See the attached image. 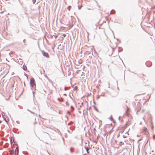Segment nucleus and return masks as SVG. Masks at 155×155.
<instances>
[{
  "label": "nucleus",
  "mask_w": 155,
  "mask_h": 155,
  "mask_svg": "<svg viewBox=\"0 0 155 155\" xmlns=\"http://www.w3.org/2000/svg\"><path fill=\"white\" fill-rule=\"evenodd\" d=\"M30 83L31 86L32 87L35 86V80L33 78H31Z\"/></svg>",
  "instance_id": "obj_1"
},
{
  "label": "nucleus",
  "mask_w": 155,
  "mask_h": 155,
  "mask_svg": "<svg viewBox=\"0 0 155 155\" xmlns=\"http://www.w3.org/2000/svg\"><path fill=\"white\" fill-rule=\"evenodd\" d=\"M125 128L124 127H119L118 128V129H117V130H119L122 129V130L119 133H120V134H122L124 132L125 130Z\"/></svg>",
  "instance_id": "obj_2"
},
{
  "label": "nucleus",
  "mask_w": 155,
  "mask_h": 155,
  "mask_svg": "<svg viewBox=\"0 0 155 155\" xmlns=\"http://www.w3.org/2000/svg\"><path fill=\"white\" fill-rule=\"evenodd\" d=\"M42 53L43 55L44 56L48 58H49V55H48V54L47 53H46L45 51H42Z\"/></svg>",
  "instance_id": "obj_3"
},
{
  "label": "nucleus",
  "mask_w": 155,
  "mask_h": 155,
  "mask_svg": "<svg viewBox=\"0 0 155 155\" xmlns=\"http://www.w3.org/2000/svg\"><path fill=\"white\" fill-rule=\"evenodd\" d=\"M18 151H19V150H18V147H17L15 149V155H18Z\"/></svg>",
  "instance_id": "obj_4"
},
{
  "label": "nucleus",
  "mask_w": 155,
  "mask_h": 155,
  "mask_svg": "<svg viewBox=\"0 0 155 155\" xmlns=\"http://www.w3.org/2000/svg\"><path fill=\"white\" fill-rule=\"evenodd\" d=\"M23 69L25 71H26L27 70V67L25 64L23 65Z\"/></svg>",
  "instance_id": "obj_5"
},
{
  "label": "nucleus",
  "mask_w": 155,
  "mask_h": 155,
  "mask_svg": "<svg viewBox=\"0 0 155 155\" xmlns=\"http://www.w3.org/2000/svg\"><path fill=\"white\" fill-rule=\"evenodd\" d=\"M126 115L127 116H130V114L129 113V111H126Z\"/></svg>",
  "instance_id": "obj_6"
},
{
  "label": "nucleus",
  "mask_w": 155,
  "mask_h": 155,
  "mask_svg": "<svg viewBox=\"0 0 155 155\" xmlns=\"http://www.w3.org/2000/svg\"><path fill=\"white\" fill-rule=\"evenodd\" d=\"M77 89H78V87H77V86H75V87L74 88L73 90H74V91H76V90H77Z\"/></svg>",
  "instance_id": "obj_7"
},
{
  "label": "nucleus",
  "mask_w": 155,
  "mask_h": 155,
  "mask_svg": "<svg viewBox=\"0 0 155 155\" xmlns=\"http://www.w3.org/2000/svg\"><path fill=\"white\" fill-rule=\"evenodd\" d=\"M10 153L11 154H12L14 153V151L13 150H11L10 151Z\"/></svg>",
  "instance_id": "obj_8"
},
{
  "label": "nucleus",
  "mask_w": 155,
  "mask_h": 155,
  "mask_svg": "<svg viewBox=\"0 0 155 155\" xmlns=\"http://www.w3.org/2000/svg\"><path fill=\"white\" fill-rule=\"evenodd\" d=\"M143 130L144 131H147V129L145 127L144 128Z\"/></svg>",
  "instance_id": "obj_9"
},
{
  "label": "nucleus",
  "mask_w": 155,
  "mask_h": 155,
  "mask_svg": "<svg viewBox=\"0 0 155 155\" xmlns=\"http://www.w3.org/2000/svg\"><path fill=\"white\" fill-rule=\"evenodd\" d=\"M86 150H87V153H89V152H88V150H89V149L88 147H87V148H86Z\"/></svg>",
  "instance_id": "obj_10"
},
{
  "label": "nucleus",
  "mask_w": 155,
  "mask_h": 155,
  "mask_svg": "<svg viewBox=\"0 0 155 155\" xmlns=\"http://www.w3.org/2000/svg\"><path fill=\"white\" fill-rule=\"evenodd\" d=\"M5 121L6 122H8L9 120V119L8 118H7V119L5 118Z\"/></svg>",
  "instance_id": "obj_11"
},
{
  "label": "nucleus",
  "mask_w": 155,
  "mask_h": 155,
  "mask_svg": "<svg viewBox=\"0 0 155 155\" xmlns=\"http://www.w3.org/2000/svg\"><path fill=\"white\" fill-rule=\"evenodd\" d=\"M10 141H11V145L12 146V137L11 138Z\"/></svg>",
  "instance_id": "obj_12"
},
{
  "label": "nucleus",
  "mask_w": 155,
  "mask_h": 155,
  "mask_svg": "<svg viewBox=\"0 0 155 155\" xmlns=\"http://www.w3.org/2000/svg\"><path fill=\"white\" fill-rule=\"evenodd\" d=\"M130 110V108L128 107H127V111H129Z\"/></svg>",
  "instance_id": "obj_13"
},
{
  "label": "nucleus",
  "mask_w": 155,
  "mask_h": 155,
  "mask_svg": "<svg viewBox=\"0 0 155 155\" xmlns=\"http://www.w3.org/2000/svg\"><path fill=\"white\" fill-rule=\"evenodd\" d=\"M33 2H33L34 3H35V1H36V0H33Z\"/></svg>",
  "instance_id": "obj_14"
},
{
  "label": "nucleus",
  "mask_w": 155,
  "mask_h": 155,
  "mask_svg": "<svg viewBox=\"0 0 155 155\" xmlns=\"http://www.w3.org/2000/svg\"><path fill=\"white\" fill-rule=\"evenodd\" d=\"M58 37V36L55 35L54 36V37L55 38H56Z\"/></svg>",
  "instance_id": "obj_15"
},
{
  "label": "nucleus",
  "mask_w": 155,
  "mask_h": 155,
  "mask_svg": "<svg viewBox=\"0 0 155 155\" xmlns=\"http://www.w3.org/2000/svg\"><path fill=\"white\" fill-rule=\"evenodd\" d=\"M153 139H155V136H153Z\"/></svg>",
  "instance_id": "obj_16"
},
{
  "label": "nucleus",
  "mask_w": 155,
  "mask_h": 155,
  "mask_svg": "<svg viewBox=\"0 0 155 155\" xmlns=\"http://www.w3.org/2000/svg\"><path fill=\"white\" fill-rule=\"evenodd\" d=\"M63 36H64V37H65V36H66V35H64H64H63Z\"/></svg>",
  "instance_id": "obj_17"
},
{
  "label": "nucleus",
  "mask_w": 155,
  "mask_h": 155,
  "mask_svg": "<svg viewBox=\"0 0 155 155\" xmlns=\"http://www.w3.org/2000/svg\"><path fill=\"white\" fill-rule=\"evenodd\" d=\"M12 139H13V142H14V140H13V138H12Z\"/></svg>",
  "instance_id": "obj_18"
}]
</instances>
